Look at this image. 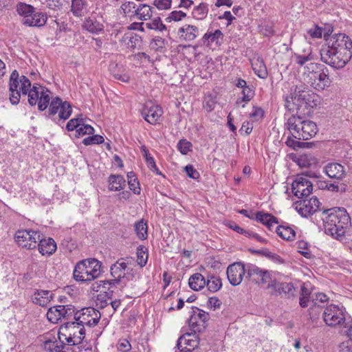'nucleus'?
<instances>
[{"label": "nucleus", "mask_w": 352, "mask_h": 352, "mask_svg": "<svg viewBox=\"0 0 352 352\" xmlns=\"http://www.w3.org/2000/svg\"><path fill=\"white\" fill-rule=\"evenodd\" d=\"M87 2L85 0H72L71 12L77 17L82 16L86 13Z\"/></svg>", "instance_id": "58836bf2"}, {"label": "nucleus", "mask_w": 352, "mask_h": 352, "mask_svg": "<svg viewBox=\"0 0 352 352\" xmlns=\"http://www.w3.org/2000/svg\"><path fill=\"white\" fill-rule=\"evenodd\" d=\"M320 102L318 95L314 93L309 89L304 87H296L294 94L288 96L285 98V107L289 111H297L301 109L314 108Z\"/></svg>", "instance_id": "7ed1b4c3"}, {"label": "nucleus", "mask_w": 352, "mask_h": 352, "mask_svg": "<svg viewBox=\"0 0 352 352\" xmlns=\"http://www.w3.org/2000/svg\"><path fill=\"white\" fill-rule=\"evenodd\" d=\"M75 308L72 305H57L50 307L47 312V318L52 323L56 324L62 320H69L72 317Z\"/></svg>", "instance_id": "ddd939ff"}, {"label": "nucleus", "mask_w": 352, "mask_h": 352, "mask_svg": "<svg viewBox=\"0 0 352 352\" xmlns=\"http://www.w3.org/2000/svg\"><path fill=\"white\" fill-rule=\"evenodd\" d=\"M245 273L248 274L247 265H244L241 262L234 263L227 268L228 279L233 286H237L241 284Z\"/></svg>", "instance_id": "a211bd4d"}, {"label": "nucleus", "mask_w": 352, "mask_h": 352, "mask_svg": "<svg viewBox=\"0 0 352 352\" xmlns=\"http://www.w3.org/2000/svg\"><path fill=\"white\" fill-rule=\"evenodd\" d=\"M209 318L208 313L197 307L193 309L188 320L190 330L195 333L202 331L206 328Z\"/></svg>", "instance_id": "f3484780"}, {"label": "nucleus", "mask_w": 352, "mask_h": 352, "mask_svg": "<svg viewBox=\"0 0 352 352\" xmlns=\"http://www.w3.org/2000/svg\"><path fill=\"white\" fill-rule=\"evenodd\" d=\"M324 322L331 327L342 324L345 321V314L342 307L330 305L323 312Z\"/></svg>", "instance_id": "4468645a"}, {"label": "nucleus", "mask_w": 352, "mask_h": 352, "mask_svg": "<svg viewBox=\"0 0 352 352\" xmlns=\"http://www.w3.org/2000/svg\"><path fill=\"white\" fill-rule=\"evenodd\" d=\"M208 12V5L206 3H201L199 6L195 7L192 14L195 19L202 20L206 17Z\"/></svg>", "instance_id": "a18cd8bd"}, {"label": "nucleus", "mask_w": 352, "mask_h": 352, "mask_svg": "<svg viewBox=\"0 0 352 352\" xmlns=\"http://www.w3.org/2000/svg\"><path fill=\"white\" fill-rule=\"evenodd\" d=\"M94 132V128L89 125L84 124L83 122L81 123V125L76 129V136H83L85 135H91Z\"/></svg>", "instance_id": "5fc2aeb1"}, {"label": "nucleus", "mask_w": 352, "mask_h": 352, "mask_svg": "<svg viewBox=\"0 0 352 352\" xmlns=\"http://www.w3.org/2000/svg\"><path fill=\"white\" fill-rule=\"evenodd\" d=\"M36 10L35 8L30 4L23 2H19L16 6V11L17 14L21 17V22L23 25L25 19L30 16Z\"/></svg>", "instance_id": "f704fd0d"}, {"label": "nucleus", "mask_w": 352, "mask_h": 352, "mask_svg": "<svg viewBox=\"0 0 352 352\" xmlns=\"http://www.w3.org/2000/svg\"><path fill=\"white\" fill-rule=\"evenodd\" d=\"M49 114L52 117L54 121L67 120L72 112L71 104L67 101H63L59 97L52 98L49 103Z\"/></svg>", "instance_id": "1a4fd4ad"}, {"label": "nucleus", "mask_w": 352, "mask_h": 352, "mask_svg": "<svg viewBox=\"0 0 352 352\" xmlns=\"http://www.w3.org/2000/svg\"><path fill=\"white\" fill-rule=\"evenodd\" d=\"M146 28L149 30H158L162 32L166 30L165 25H164L160 18L157 17L153 19L151 21L145 24Z\"/></svg>", "instance_id": "09e8293b"}, {"label": "nucleus", "mask_w": 352, "mask_h": 352, "mask_svg": "<svg viewBox=\"0 0 352 352\" xmlns=\"http://www.w3.org/2000/svg\"><path fill=\"white\" fill-rule=\"evenodd\" d=\"M129 258H120L111 266L110 272L113 279L101 281L104 288H106V285L114 286L120 283L121 279L125 276V270L129 264Z\"/></svg>", "instance_id": "f8f14e48"}, {"label": "nucleus", "mask_w": 352, "mask_h": 352, "mask_svg": "<svg viewBox=\"0 0 352 352\" xmlns=\"http://www.w3.org/2000/svg\"><path fill=\"white\" fill-rule=\"evenodd\" d=\"M31 87V82L25 76H19L14 70L9 81L10 101L12 104H17L20 101L21 94L26 95Z\"/></svg>", "instance_id": "0eeeda50"}, {"label": "nucleus", "mask_w": 352, "mask_h": 352, "mask_svg": "<svg viewBox=\"0 0 352 352\" xmlns=\"http://www.w3.org/2000/svg\"><path fill=\"white\" fill-rule=\"evenodd\" d=\"M208 305L214 310L219 308L221 305V300L216 297H211L208 300Z\"/></svg>", "instance_id": "774afa93"}, {"label": "nucleus", "mask_w": 352, "mask_h": 352, "mask_svg": "<svg viewBox=\"0 0 352 352\" xmlns=\"http://www.w3.org/2000/svg\"><path fill=\"white\" fill-rule=\"evenodd\" d=\"M82 28L91 33H98L103 30V25L92 18L86 19L83 22Z\"/></svg>", "instance_id": "a19ab883"}, {"label": "nucleus", "mask_w": 352, "mask_h": 352, "mask_svg": "<svg viewBox=\"0 0 352 352\" xmlns=\"http://www.w3.org/2000/svg\"><path fill=\"white\" fill-rule=\"evenodd\" d=\"M185 172L186 175L192 179H197L199 177V173L196 170L192 165H187L185 167Z\"/></svg>", "instance_id": "0e129e2a"}, {"label": "nucleus", "mask_w": 352, "mask_h": 352, "mask_svg": "<svg viewBox=\"0 0 352 352\" xmlns=\"http://www.w3.org/2000/svg\"><path fill=\"white\" fill-rule=\"evenodd\" d=\"M41 234L32 230H19L14 235L15 241L19 246L27 250H33L37 247Z\"/></svg>", "instance_id": "9d476101"}, {"label": "nucleus", "mask_w": 352, "mask_h": 352, "mask_svg": "<svg viewBox=\"0 0 352 352\" xmlns=\"http://www.w3.org/2000/svg\"><path fill=\"white\" fill-rule=\"evenodd\" d=\"M247 270L248 274L246 278L255 284L260 285H268L272 280L270 272L268 270L260 268L250 263L247 264Z\"/></svg>", "instance_id": "dca6fc26"}, {"label": "nucleus", "mask_w": 352, "mask_h": 352, "mask_svg": "<svg viewBox=\"0 0 352 352\" xmlns=\"http://www.w3.org/2000/svg\"><path fill=\"white\" fill-rule=\"evenodd\" d=\"M326 174L336 179H342L345 176V170L342 165L338 163H329L324 167Z\"/></svg>", "instance_id": "c85d7f7f"}, {"label": "nucleus", "mask_w": 352, "mask_h": 352, "mask_svg": "<svg viewBox=\"0 0 352 352\" xmlns=\"http://www.w3.org/2000/svg\"><path fill=\"white\" fill-rule=\"evenodd\" d=\"M153 4L158 10H168L171 7V0H155Z\"/></svg>", "instance_id": "e2e57ef3"}, {"label": "nucleus", "mask_w": 352, "mask_h": 352, "mask_svg": "<svg viewBox=\"0 0 352 352\" xmlns=\"http://www.w3.org/2000/svg\"><path fill=\"white\" fill-rule=\"evenodd\" d=\"M138 5L133 1H125L122 4L121 9L126 16L134 18Z\"/></svg>", "instance_id": "de8ad7c7"}, {"label": "nucleus", "mask_w": 352, "mask_h": 352, "mask_svg": "<svg viewBox=\"0 0 352 352\" xmlns=\"http://www.w3.org/2000/svg\"><path fill=\"white\" fill-rule=\"evenodd\" d=\"M47 20V15L41 12L36 10L27 19H25L24 25L27 27H36L40 28L45 25Z\"/></svg>", "instance_id": "a878e982"}, {"label": "nucleus", "mask_w": 352, "mask_h": 352, "mask_svg": "<svg viewBox=\"0 0 352 352\" xmlns=\"http://www.w3.org/2000/svg\"><path fill=\"white\" fill-rule=\"evenodd\" d=\"M324 67L321 65L314 62H310L306 64L304 66V72L303 75L305 78L307 79V81L311 78L313 76L316 74L318 72H320Z\"/></svg>", "instance_id": "ea45409f"}, {"label": "nucleus", "mask_w": 352, "mask_h": 352, "mask_svg": "<svg viewBox=\"0 0 352 352\" xmlns=\"http://www.w3.org/2000/svg\"><path fill=\"white\" fill-rule=\"evenodd\" d=\"M340 352H352V341L349 339L339 345Z\"/></svg>", "instance_id": "69168bd1"}, {"label": "nucleus", "mask_w": 352, "mask_h": 352, "mask_svg": "<svg viewBox=\"0 0 352 352\" xmlns=\"http://www.w3.org/2000/svg\"><path fill=\"white\" fill-rule=\"evenodd\" d=\"M329 300V298L327 297V296L324 294V293H318V294H316V298L314 299V300H315V305L310 307L309 309V314L310 315H312L314 311H318V309H319L318 307L316 306V304L318 302H327ZM314 316H311V318H313Z\"/></svg>", "instance_id": "603ef678"}, {"label": "nucleus", "mask_w": 352, "mask_h": 352, "mask_svg": "<svg viewBox=\"0 0 352 352\" xmlns=\"http://www.w3.org/2000/svg\"><path fill=\"white\" fill-rule=\"evenodd\" d=\"M287 124L292 136L298 140H309L316 134L318 130L315 122L298 116H291Z\"/></svg>", "instance_id": "20e7f679"}, {"label": "nucleus", "mask_w": 352, "mask_h": 352, "mask_svg": "<svg viewBox=\"0 0 352 352\" xmlns=\"http://www.w3.org/2000/svg\"><path fill=\"white\" fill-rule=\"evenodd\" d=\"M37 246L39 252L42 255L50 256L56 250V243L52 238L41 239V236L40 240L37 243Z\"/></svg>", "instance_id": "bb28decb"}, {"label": "nucleus", "mask_w": 352, "mask_h": 352, "mask_svg": "<svg viewBox=\"0 0 352 352\" xmlns=\"http://www.w3.org/2000/svg\"><path fill=\"white\" fill-rule=\"evenodd\" d=\"M206 286L210 292H216L219 291L222 287L221 279L218 276H208Z\"/></svg>", "instance_id": "c03bdc74"}, {"label": "nucleus", "mask_w": 352, "mask_h": 352, "mask_svg": "<svg viewBox=\"0 0 352 352\" xmlns=\"http://www.w3.org/2000/svg\"><path fill=\"white\" fill-rule=\"evenodd\" d=\"M82 122V118H76L71 119L66 125V129L68 131H73L74 129H77Z\"/></svg>", "instance_id": "680f3d73"}, {"label": "nucleus", "mask_w": 352, "mask_h": 352, "mask_svg": "<svg viewBox=\"0 0 352 352\" xmlns=\"http://www.w3.org/2000/svg\"><path fill=\"white\" fill-rule=\"evenodd\" d=\"M85 327L76 322H68L60 326L58 334V340L67 345L79 344L85 338Z\"/></svg>", "instance_id": "423d86ee"}, {"label": "nucleus", "mask_w": 352, "mask_h": 352, "mask_svg": "<svg viewBox=\"0 0 352 352\" xmlns=\"http://www.w3.org/2000/svg\"><path fill=\"white\" fill-rule=\"evenodd\" d=\"M177 148L183 155H186L190 151L192 144L186 140H180L177 143Z\"/></svg>", "instance_id": "13d9d810"}, {"label": "nucleus", "mask_w": 352, "mask_h": 352, "mask_svg": "<svg viewBox=\"0 0 352 352\" xmlns=\"http://www.w3.org/2000/svg\"><path fill=\"white\" fill-rule=\"evenodd\" d=\"M143 151H144V155L145 157L146 162L148 168L151 170L155 172L157 175H161V172L159 170L158 168L157 167L153 157L150 155L148 150H146L145 148H144Z\"/></svg>", "instance_id": "8fccbe9b"}, {"label": "nucleus", "mask_w": 352, "mask_h": 352, "mask_svg": "<svg viewBox=\"0 0 352 352\" xmlns=\"http://www.w3.org/2000/svg\"><path fill=\"white\" fill-rule=\"evenodd\" d=\"M296 244L299 253L307 258H310L311 257V253L309 251V244L307 241L300 240L298 241Z\"/></svg>", "instance_id": "3c124183"}, {"label": "nucleus", "mask_w": 352, "mask_h": 352, "mask_svg": "<svg viewBox=\"0 0 352 352\" xmlns=\"http://www.w3.org/2000/svg\"><path fill=\"white\" fill-rule=\"evenodd\" d=\"M199 29L191 25H185L178 30V35L180 38L186 41H192L197 36Z\"/></svg>", "instance_id": "c756f323"}, {"label": "nucleus", "mask_w": 352, "mask_h": 352, "mask_svg": "<svg viewBox=\"0 0 352 352\" xmlns=\"http://www.w3.org/2000/svg\"><path fill=\"white\" fill-rule=\"evenodd\" d=\"M320 201L313 197L309 199L301 200L296 206V210L302 217H308L316 212L320 206Z\"/></svg>", "instance_id": "4be33fe9"}, {"label": "nucleus", "mask_w": 352, "mask_h": 352, "mask_svg": "<svg viewBox=\"0 0 352 352\" xmlns=\"http://www.w3.org/2000/svg\"><path fill=\"white\" fill-rule=\"evenodd\" d=\"M66 344L62 343L56 340L54 336L52 334L44 337L43 348L47 352H64Z\"/></svg>", "instance_id": "393cba45"}, {"label": "nucleus", "mask_w": 352, "mask_h": 352, "mask_svg": "<svg viewBox=\"0 0 352 352\" xmlns=\"http://www.w3.org/2000/svg\"><path fill=\"white\" fill-rule=\"evenodd\" d=\"M141 114L147 122L151 124H155L160 122L163 110L160 105L149 101L144 105Z\"/></svg>", "instance_id": "6ab92c4d"}, {"label": "nucleus", "mask_w": 352, "mask_h": 352, "mask_svg": "<svg viewBox=\"0 0 352 352\" xmlns=\"http://www.w3.org/2000/svg\"><path fill=\"white\" fill-rule=\"evenodd\" d=\"M295 62L300 65L303 66L305 65V64L308 62H311L314 60L313 55L309 53L307 55H300V54H296L294 56Z\"/></svg>", "instance_id": "4d7b16f0"}, {"label": "nucleus", "mask_w": 352, "mask_h": 352, "mask_svg": "<svg viewBox=\"0 0 352 352\" xmlns=\"http://www.w3.org/2000/svg\"><path fill=\"white\" fill-rule=\"evenodd\" d=\"M28 102L31 106L38 104V108L43 111L47 109L51 98V91L46 87L34 84L28 91Z\"/></svg>", "instance_id": "6e6552de"}, {"label": "nucleus", "mask_w": 352, "mask_h": 352, "mask_svg": "<svg viewBox=\"0 0 352 352\" xmlns=\"http://www.w3.org/2000/svg\"><path fill=\"white\" fill-rule=\"evenodd\" d=\"M53 298V294L49 290H36L32 296V302L41 307L47 306Z\"/></svg>", "instance_id": "cd10ccee"}, {"label": "nucleus", "mask_w": 352, "mask_h": 352, "mask_svg": "<svg viewBox=\"0 0 352 352\" xmlns=\"http://www.w3.org/2000/svg\"><path fill=\"white\" fill-rule=\"evenodd\" d=\"M74 319L78 324L82 327H95L99 322L101 314L99 311L93 307H85L76 312L74 311Z\"/></svg>", "instance_id": "9b49d317"}, {"label": "nucleus", "mask_w": 352, "mask_h": 352, "mask_svg": "<svg viewBox=\"0 0 352 352\" xmlns=\"http://www.w3.org/2000/svg\"><path fill=\"white\" fill-rule=\"evenodd\" d=\"M199 344V338L196 333H186L182 335L177 340V346L181 351H191L197 347Z\"/></svg>", "instance_id": "5701e85b"}, {"label": "nucleus", "mask_w": 352, "mask_h": 352, "mask_svg": "<svg viewBox=\"0 0 352 352\" xmlns=\"http://www.w3.org/2000/svg\"><path fill=\"white\" fill-rule=\"evenodd\" d=\"M152 8L150 6L145 3H139L136 8L134 19L142 21L148 20L152 16Z\"/></svg>", "instance_id": "e433bc0d"}, {"label": "nucleus", "mask_w": 352, "mask_h": 352, "mask_svg": "<svg viewBox=\"0 0 352 352\" xmlns=\"http://www.w3.org/2000/svg\"><path fill=\"white\" fill-rule=\"evenodd\" d=\"M100 262L95 258H88L78 262L74 270V278L78 282L91 281L101 273Z\"/></svg>", "instance_id": "39448f33"}, {"label": "nucleus", "mask_w": 352, "mask_h": 352, "mask_svg": "<svg viewBox=\"0 0 352 352\" xmlns=\"http://www.w3.org/2000/svg\"><path fill=\"white\" fill-rule=\"evenodd\" d=\"M243 97L237 100V104H240L241 102L250 101L254 96V91L251 87L247 86L242 90Z\"/></svg>", "instance_id": "bf43d9fd"}, {"label": "nucleus", "mask_w": 352, "mask_h": 352, "mask_svg": "<svg viewBox=\"0 0 352 352\" xmlns=\"http://www.w3.org/2000/svg\"><path fill=\"white\" fill-rule=\"evenodd\" d=\"M267 287L271 294L274 296H284L289 298L294 296L295 288L291 282L274 279L269 283Z\"/></svg>", "instance_id": "2eb2a0df"}, {"label": "nucleus", "mask_w": 352, "mask_h": 352, "mask_svg": "<svg viewBox=\"0 0 352 352\" xmlns=\"http://www.w3.org/2000/svg\"><path fill=\"white\" fill-rule=\"evenodd\" d=\"M277 234L287 241H292L296 236L295 230L287 226H279L276 228Z\"/></svg>", "instance_id": "79ce46f5"}, {"label": "nucleus", "mask_w": 352, "mask_h": 352, "mask_svg": "<svg viewBox=\"0 0 352 352\" xmlns=\"http://www.w3.org/2000/svg\"><path fill=\"white\" fill-rule=\"evenodd\" d=\"M255 219L265 225L269 229H271L274 225L278 223L276 217L263 211L258 212L255 214Z\"/></svg>", "instance_id": "72a5a7b5"}, {"label": "nucleus", "mask_w": 352, "mask_h": 352, "mask_svg": "<svg viewBox=\"0 0 352 352\" xmlns=\"http://www.w3.org/2000/svg\"><path fill=\"white\" fill-rule=\"evenodd\" d=\"M62 2L60 0H47V6L54 10H60L62 8Z\"/></svg>", "instance_id": "338daca9"}, {"label": "nucleus", "mask_w": 352, "mask_h": 352, "mask_svg": "<svg viewBox=\"0 0 352 352\" xmlns=\"http://www.w3.org/2000/svg\"><path fill=\"white\" fill-rule=\"evenodd\" d=\"M117 349L121 352H128L131 349L129 341L125 338H120L117 343Z\"/></svg>", "instance_id": "052dcab7"}, {"label": "nucleus", "mask_w": 352, "mask_h": 352, "mask_svg": "<svg viewBox=\"0 0 352 352\" xmlns=\"http://www.w3.org/2000/svg\"><path fill=\"white\" fill-rule=\"evenodd\" d=\"M252 67L258 77L265 79L267 77V70L265 64L261 57L254 58L252 60Z\"/></svg>", "instance_id": "7c9ffc66"}, {"label": "nucleus", "mask_w": 352, "mask_h": 352, "mask_svg": "<svg viewBox=\"0 0 352 352\" xmlns=\"http://www.w3.org/2000/svg\"><path fill=\"white\" fill-rule=\"evenodd\" d=\"M186 16V14L182 11L174 10L171 12L169 15L166 17V21L167 22L171 21H180Z\"/></svg>", "instance_id": "6e6d98bb"}, {"label": "nucleus", "mask_w": 352, "mask_h": 352, "mask_svg": "<svg viewBox=\"0 0 352 352\" xmlns=\"http://www.w3.org/2000/svg\"><path fill=\"white\" fill-rule=\"evenodd\" d=\"M148 260V254L144 250V248H139L137 250V263L141 267H143L146 265Z\"/></svg>", "instance_id": "864d4df0"}, {"label": "nucleus", "mask_w": 352, "mask_h": 352, "mask_svg": "<svg viewBox=\"0 0 352 352\" xmlns=\"http://www.w3.org/2000/svg\"><path fill=\"white\" fill-rule=\"evenodd\" d=\"M292 189L296 197L303 199L311 194L313 190V186L311 182L306 177L298 176L292 183Z\"/></svg>", "instance_id": "aec40b11"}, {"label": "nucleus", "mask_w": 352, "mask_h": 352, "mask_svg": "<svg viewBox=\"0 0 352 352\" xmlns=\"http://www.w3.org/2000/svg\"><path fill=\"white\" fill-rule=\"evenodd\" d=\"M325 232L335 238L342 236L350 224V217L344 208H330L322 212Z\"/></svg>", "instance_id": "f03ea898"}, {"label": "nucleus", "mask_w": 352, "mask_h": 352, "mask_svg": "<svg viewBox=\"0 0 352 352\" xmlns=\"http://www.w3.org/2000/svg\"><path fill=\"white\" fill-rule=\"evenodd\" d=\"M307 82L309 83L312 87L318 91L324 90L326 87H328L330 85V79L327 68L324 67L322 69L316 74L313 76L311 78H309Z\"/></svg>", "instance_id": "412c9836"}, {"label": "nucleus", "mask_w": 352, "mask_h": 352, "mask_svg": "<svg viewBox=\"0 0 352 352\" xmlns=\"http://www.w3.org/2000/svg\"><path fill=\"white\" fill-rule=\"evenodd\" d=\"M223 40V35L220 30H216L213 32L208 31L202 37L204 44L212 50L219 47Z\"/></svg>", "instance_id": "b1692460"}, {"label": "nucleus", "mask_w": 352, "mask_h": 352, "mask_svg": "<svg viewBox=\"0 0 352 352\" xmlns=\"http://www.w3.org/2000/svg\"><path fill=\"white\" fill-rule=\"evenodd\" d=\"M109 71L116 79L123 82H128L130 80L129 74L124 71L122 66H118V64H111L109 65Z\"/></svg>", "instance_id": "473e14b6"}, {"label": "nucleus", "mask_w": 352, "mask_h": 352, "mask_svg": "<svg viewBox=\"0 0 352 352\" xmlns=\"http://www.w3.org/2000/svg\"><path fill=\"white\" fill-rule=\"evenodd\" d=\"M206 280L200 273H196L192 275L188 280L190 287L195 290L199 291L206 286Z\"/></svg>", "instance_id": "4c0bfd02"}, {"label": "nucleus", "mask_w": 352, "mask_h": 352, "mask_svg": "<svg viewBox=\"0 0 352 352\" xmlns=\"http://www.w3.org/2000/svg\"><path fill=\"white\" fill-rule=\"evenodd\" d=\"M127 179L130 190H132L134 194L140 195L141 189L140 187L139 182L138 181V178L135 173L132 171L129 172L127 173Z\"/></svg>", "instance_id": "49530a36"}, {"label": "nucleus", "mask_w": 352, "mask_h": 352, "mask_svg": "<svg viewBox=\"0 0 352 352\" xmlns=\"http://www.w3.org/2000/svg\"><path fill=\"white\" fill-rule=\"evenodd\" d=\"M109 189L111 191H119L126 186L124 178L120 175H111L109 177Z\"/></svg>", "instance_id": "c9c22d12"}, {"label": "nucleus", "mask_w": 352, "mask_h": 352, "mask_svg": "<svg viewBox=\"0 0 352 352\" xmlns=\"http://www.w3.org/2000/svg\"><path fill=\"white\" fill-rule=\"evenodd\" d=\"M321 60L335 69L343 68L352 57V41L344 34L332 36L321 50Z\"/></svg>", "instance_id": "f257e3e1"}, {"label": "nucleus", "mask_w": 352, "mask_h": 352, "mask_svg": "<svg viewBox=\"0 0 352 352\" xmlns=\"http://www.w3.org/2000/svg\"><path fill=\"white\" fill-rule=\"evenodd\" d=\"M121 41L126 46L127 48L134 50L140 45L142 39L138 34L129 32L123 35Z\"/></svg>", "instance_id": "2f4dec72"}, {"label": "nucleus", "mask_w": 352, "mask_h": 352, "mask_svg": "<svg viewBox=\"0 0 352 352\" xmlns=\"http://www.w3.org/2000/svg\"><path fill=\"white\" fill-rule=\"evenodd\" d=\"M135 233L140 240H145L148 236V226L146 221L141 219L135 223Z\"/></svg>", "instance_id": "37998d69"}]
</instances>
